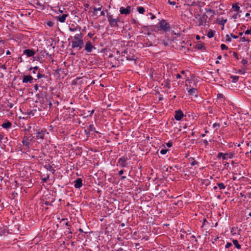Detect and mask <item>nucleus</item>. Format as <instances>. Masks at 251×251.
<instances>
[{
	"label": "nucleus",
	"mask_w": 251,
	"mask_h": 251,
	"mask_svg": "<svg viewBox=\"0 0 251 251\" xmlns=\"http://www.w3.org/2000/svg\"><path fill=\"white\" fill-rule=\"evenodd\" d=\"M4 52V50L3 48L0 47V56L2 55Z\"/></svg>",
	"instance_id": "obj_44"
},
{
	"label": "nucleus",
	"mask_w": 251,
	"mask_h": 251,
	"mask_svg": "<svg viewBox=\"0 0 251 251\" xmlns=\"http://www.w3.org/2000/svg\"><path fill=\"white\" fill-rule=\"evenodd\" d=\"M72 38L71 47L73 49L78 48L79 50L81 49L84 45L83 40V35L81 31L76 33Z\"/></svg>",
	"instance_id": "obj_1"
},
{
	"label": "nucleus",
	"mask_w": 251,
	"mask_h": 251,
	"mask_svg": "<svg viewBox=\"0 0 251 251\" xmlns=\"http://www.w3.org/2000/svg\"><path fill=\"white\" fill-rule=\"evenodd\" d=\"M94 33H92L91 32H89L88 33V35L87 36L89 37V38H92L93 37V36H94Z\"/></svg>",
	"instance_id": "obj_49"
},
{
	"label": "nucleus",
	"mask_w": 251,
	"mask_h": 251,
	"mask_svg": "<svg viewBox=\"0 0 251 251\" xmlns=\"http://www.w3.org/2000/svg\"><path fill=\"white\" fill-rule=\"evenodd\" d=\"M32 140V137H31V136L28 137L26 135H25L23 138L22 143L23 146H25L27 148H29V145Z\"/></svg>",
	"instance_id": "obj_8"
},
{
	"label": "nucleus",
	"mask_w": 251,
	"mask_h": 251,
	"mask_svg": "<svg viewBox=\"0 0 251 251\" xmlns=\"http://www.w3.org/2000/svg\"><path fill=\"white\" fill-rule=\"evenodd\" d=\"M203 46L202 44H199L198 45V49H201L203 48Z\"/></svg>",
	"instance_id": "obj_53"
},
{
	"label": "nucleus",
	"mask_w": 251,
	"mask_h": 251,
	"mask_svg": "<svg viewBox=\"0 0 251 251\" xmlns=\"http://www.w3.org/2000/svg\"><path fill=\"white\" fill-rule=\"evenodd\" d=\"M168 2L172 5H175L176 4V2L175 1H171L170 0H168Z\"/></svg>",
	"instance_id": "obj_41"
},
{
	"label": "nucleus",
	"mask_w": 251,
	"mask_h": 251,
	"mask_svg": "<svg viewBox=\"0 0 251 251\" xmlns=\"http://www.w3.org/2000/svg\"><path fill=\"white\" fill-rule=\"evenodd\" d=\"M74 186L75 188H79L82 186V179L80 178H78L74 181Z\"/></svg>",
	"instance_id": "obj_15"
},
{
	"label": "nucleus",
	"mask_w": 251,
	"mask_h": 251,
	"mask_svg": "<svg viewBox=\"0 0 251 251\" xmlns=\"http://www.w3.org/2000/svg\"><path fill=\"white\" fill-rule=\"evenodd\" d=\"M205 10L207 13H209L211 14L210 18H212L215 15H216V12L215 11L210 9V8H205Z\"/></svg>",
	"instance_id": "obj_20"
},
{
	"label": "nucleus",
	"mask_w": 251,
	"mask_h": 251,
	"mask_svg": "<svg viewBox=\"0 0 251 251\" xmlns=\"http://www.w3.org/2000/svg\"><path fill=\"white\" fill-rule=\"evenodd\" d=\"M34 89L36 90V91H37L38 90V86L37 85V84H36L34 87Z\"/></svg>",
	"instance_id": "obj_60"
},
{
	"label": "nucleus",
	"mask_w": 251,
	"mask_h": 251,
	"mask_svg": "<svg viewBox=\"0 0 251 251\" xmlns=\"http://www.w3.org/2000/svg\"><path fill=\"white\" fill-rule=\"evenodd\" d=\"M220 126V125L219 124V123H214L213 125V127L214 128H217V127H219Z\"/></svg>",
	"instance_id": "obj_43"
},
{
	"label": "nucleus",
	"mask_w": 251,
	"mask_h": 251,
	"mask_svg": "<svg viewBox=\"0 0 251 251\" xmlns=\"http://www.w3.org/2000/svg\"><path fill=\"white\" fill-rule=\"evenodd\" d=\"M241 63L244 66L248 64V61L245 59H243Z\"/></svg>",
	"instance_id": "obj_39"
},
{
	"label": "nucleus",
	"mask_w": 251,
	"mask_h": 251,
	"mask_svg": "<svg viewBox=\"0 0 251 251\" xmlns=\"http://www.w3.org/2000/svg\"><path fill=\"white\" fill-rule=\"evenodd\" d=\"M150 14L151 15V20H153V19H155V15H152V14H151V13H150Z\"/></svg>",
	"instance_id": "obj_59"
},
{
	"label": "nucleus",
	"mask_w": 251,
	"mask_h": 251,
	"mask_svg": "<svg viewBox=\"0 0 251 251\" xmlns=\"http://www.w3.org/2000/svg\"><path fill=\"white\" fill-rule=\"evenodd\" d=\"M217 185L220 190H223L226 188V186L223 183H218Z\"/></svg>",
	"instance_id": "obj_27"
},
{
	"label": "nucleus",
	"mask_w": 251,
	"mask_h": 251,
	"mask_svg": "<svg viewBox=\"0 0 251 251\" xmlns=\"http://www.w3.org/2000/svg\"><path fill=\"white\" fill-rule=\"evenodd\" d=\"M6 107H8L9 108H12L13 106V104L8 100L6 102Z\"/></svg>",
	"instance_id": "obj_30"
},
{
	"label": "nucleus",
	"mask_w": 251,
	"mask_h": 251,
	"mask_svg": "<svg viewBox=\"0 0 251 251\" xmlns=\"http://www.w3.org/2000/svg\"><path fill=\"white\" fill-rule=\"evenodd\" d=\"M226 41L229 42H231L232 40L228 34L226 35Z\"/></svg>",
	"instance_id": "obj_38"
},
{
	"label": "nucleus",
	"mask_w": 251,
	"mask_h": 251,
	"mask_svg": "<svg viewBox=\"0 0 251 251\" xmlns=\"http://www.w3.org/2000/svg\"><path fill=\"white\" fill-rule=\"evenodd\" d=\"M232 243L237 249H241V246L239 244V242L237 240L233 239Z\"/></svg>",
	"instance_id": "obj_22"
},
{
	"label": "nucleus",
	"mask_w": 251,
	"mask_h": 251,
	"mask_svg": "<svg viewBox=\"0 0 251 251\" xmlns=\"http://www.w3.org/2000/svg\"><path fill=\"white\" fill-rule=\"evenodd\" d=\"M203 142L205 145H207L208 144V141L206 140H203Z\"/></svg>",
	"instance_id": "obj_63"
},
{
	"label": "nucleus",
	"mask_w": 251,
	"mask_h": 251,
	"mask_svg": "<svg viewBox=\"0 0 251 251\" xmlns=\"http://www.w3.org/2000/svg\"><path fill=\"white\" fill-rule=\"evenodd\" d=\"M189 161L191 162V165L192 166H194L196 164H198V162L195 160V159L193 157H190L189 159Z\"/></svg>",
	"instance_id": "obj_24"
},
{
	"label": "nucleus",
	"mask_w": 251,
	"mask_h": 251,
	"mask_svg": "<svg viewBox=\"0 0 251 251\" xmlns=\"http://www.w3.org/2000/svg\"><path fill=\"white\" fill-rule=\"evenodd\" d=\"M65 225L66 226H71V224H70V223L69 222H67L66 223H65Z\"/></svg>",
	"instance_id": "obj_61"
},
{
	"label": "nucleus",
	"mask_w": 251,
	"mask_h": 251,
	"mask_svg": "<svg viewBox=\"0 0 251 251\" xmlns=\"http://www.w3.org/2000/svg\"><path fill=\"white\" fill-rule=\"evenodd\" d=\"M1 126L5 129H9L11 127L12 124L11 122L7 120H5L1 125Z\"/></svg>",
	"instance_id": "obj_16"
},
{
	"label": "nucleus",
	"mask_w": 251,
	"mask_h": 251,
	"mask_svg": "<svg viewBox=\"0 0 251 251\" xmlns=\"http://www.w3.org/2000/svg\"><path fill=\"white\" fill-rule=\"evenodd\" d=\"M44 167L48 170L52 172V174L55 173V170L52 168V167L49 164L46 165L44 166Z\"/></svg>",
	"instance_id": "obj_21"
},
{
	"label": "nucleus",
	"mask_w": 251,
	"mask_h": 251,
	"mask_svg": "<svg viewBox=\"0 0 251 251\" xmlns=\"http://www.w3.org/2000/svg\"><path fill=\"white\" fill-rule=\"evenodd\" d=\"M81 27L78 25L75 26L74 25H72L69 26V30L71 32H75L78 31V33L80 31Z\"/></svg>",
	"instance_id": "obj_14"
},
{
	"label": "nucleus",
	"mask_w": 251,
	"mask_h": 251,
	"mask_svg": "<svg viewBox=\"0 0 251 251\" xmlns=\"http://www.w3.org/2000/svg\"><path fill=\"white\" fill-rule=\"evenodd\" d=\"M226 21H227V20H226V19H225V20H224V19H222V20H221L219 22V25H223V26H224V25H225V23L226 22Z\"/></svg>",
	"instance_id": "obj_32"
},
{
	"label": "nucleus",
	"mask_w": 251,
	"mask_h": 251,
	"mask_svg": "<svg viewBox=\"0 0 251 251\" xmlns=\"http://www.w3.org/2000/svg\"><path fill=\"white\" fill-rule=\"evenodd\" d=\"M89 130L90 131H95L96 133L98 132L97 131L95 130V128L93 125H90L89 126Z\"/></svg>",
	"instance_id": "obj_31"
},
{
	"label": "nucleus",
	"mask_w": 251,
	"mask_h": 251,
	"mask_svg": "<svg viewBox=\"0 0 251 251\" xmlns=\"http://www.w3.org/2000/svg\"><path fill=\"white\" fill-rule=\"evenodd\" d=\"M235 153H234L233 152H229V153H223L222 152H219L218 154L217 158H220L221 157H222L224 160H226V159H227L228 157L229 158H232L234 157V156L235 155Z\"/></svg>",
	"instance_id": "obj_7"
},
{
	"label": "nucleus",
	"mask_w": 251,
	"mask_h": 251,
	"mask_svg": "<svg viewBox=\"0 0 251 251\" xmlns=\"http://www.w3.org/2000/svg\"><path fill=\"white\" fill-rule=\"evenodd\" d=\"M166 145L168 147L170 148L173 146V142H169L166 144Z\"/></svg>",
	"instance_id": "obj_45"
},
{
	"label": "nucleus",
	"mask_w": 251,
	"mask_h": 251,
	"mask_svg": "<svg viewBox=\"0 0 251 251\" xmlns=\"http://www.w3.org/2000/svg\"><path fill=\"white\" fill-rule=\"evenodd\" d=\"M33 71H32V73L33 74H35V71L39 69V67L37 66H35L33 68Z\"/></svg>",
	"instance_id": "obj_47"
},
{
	"label": "nucleus",
	"mask_w": 251,
	"mask_h": 251,
	"mask_svg": "<svg viewBox=\"0 0 251 251\" xmlns=\"http://www.w3.org/2000/svg\"><path fill=\"white\" fill-rule=\"evenodd\" d=\"M224 97V95L223 94H218L217 95V98L219 99V98H223Z\"/></svg>",
	"instance_id": "obj_50"
},
{
	"label": "nucleus",
	"mask_w": 251,
	"mask_h": 251,
	"mask_svg": "<svg viewBox=\"0 0 251 251\" xmlns=\"http://www.w3.org/2000/svg\"><path fill=\"white\" fill-rule=\"evenodd\" d=\"M191 238L195 239V241L197 242V240L196 239V237H195V235H192L191 236Z\"/></svg>",
	"instance_id": "obj_58"
},
{
	"label": "nucleus",
	"mask_w": 251,
	"mask_h": 251,
	"mask_svg": "<svg viewBox=\"0 0 251 251\" xmlns=\"http://www.w3.org/2000/svg\"><path fill=\"white\" fill-rule=\"evenodd\" d=\"M45 204L46 205H51V203L48 201H46L45 202Z\"/></svg>",
	"instance_id": "obj_56"
},
{
	"label": "nucleus",
	"mask_w": 251,
	"mask_h": 251,
	"mask_svg": "<svg viewBox=\"0 0 251 251\" xmlns=\"http://www.w3.org/2000/svg\"><path fill=\"white\" fill-rule=\"evenodd\" d=\"M230 78L232 79V82L235 83L239 79V76L236 75H232L231 76Z\"/></svg>",
	"instance_id": "obj_28"
},
{
	"label": "nucleus",
	"mask_w": 251,
	"mask_h": 251,
	"mask_svg": "<svg viewBox=\"0 0 251 251\" xmlns=\"http://www.w3.org/2000/svg\"><path fill=\"white\" fill-rule=\"evenodd\" d=\"M230 36H231L234 39H237L238 38V36L237 35H233V34H230Z\"/></svg>",
	"instance_id": "obj_52"
},
{
	"label": "nucleus",
	"mask_w": 251,
	"mask_h": 251,
	"mask_svg": "<svg viewBox=\"0 0 251 251\" xmlns=\"http://www.w3.org/2000/svg\"><path fill=\"white\" fill-rule=\"evenodd\" d=\"M207 16L205 13L202 14L198 19V26H205L207 23Z\"/></svg>",
	"instance_id": "obj_5"
},
{
	"label": "nucleus",
	"mask_w": 251,
	"mask_h": 251,
	"mask_svg": "<svg viewBox=\"0 0 251 251\" xmlns=\"http://www.w3.org/2000/svg\"><path fill=\"white\" fill-rule=\"evenodd\" d=\"M137 9L138 12L140 14H144V13L145 11V8L144 7H142V6L138 7Z\"/></svg>",
	"instance_id": "obj_25"
},
{
	"label": "nucleus",
	"mask_w": 251,
	"mask_h": 251,
	"mask_svg": "<svg viewBox=\"0 0 251 251\" xmlns=\"http://www.w3.org/2000/svg\"><path fill=\"white\" fill-rule=\"evenodd\" d=\"M120 12L122 15H128L131 12V7L130 6H127L126 8L124 7H121L120 8Z\"/></svg>",
	"instance_id": "obj_10"
},
{
	"label": "nucleus",
	"mask_w": 251,
	"mask_h": 251,
	"mask_svg": "<svg viewBox=\"0 0 251 251\" xmlns=\"http://www.w3.org/2000/svg\"><path fill=\"white\" fill-rule=\"evenodd\" d=\"M134 55H128L126 57V58L127 60L131 61V60H134Z\"/></svg>",
	"instance_id": "obj_29"
},
{
	"label": "nucleus",
	"mask_w": 251,
	"mask_h": 251,
	"mask_svg": "<svg viewBox=\"0 0 251 251\" xmlns=\"http://www.w3.org/2000/svg\"><path fill=\"white\" fill-rule=\"evenodd\" d=\"M160 30L167 31L170 29V26L168 23L164 20H162L159 23Z\"/></svg>",
	"instance_id": "obj_6"
},
{
	"label": "nucleus",
	"mask_w": 251,
	"mask_h": 251,
	"mask_svg": "<svg viewBox=\"0 0 251 251\" xmlns=\"http://www.w3.org/2000/svg\"><path fill=\"white\" fill-rule=\"evenodd\" d=\"M101 8H102V6H100L99 8L94 7L93 8V12L101 10Z\"/></svg>",
	"instance_id": "obj_36"
},
{
	"label": "nucleus",
	"mask_w": 251,
	"mask_h": 251,
	"mask_svg": "<svg viewBox=\"0 0 251 251\" xmlns=\"http://www.w3.org/2000/svg\"><path fill=\"white\" fill-rule=\"evenodd\" d=\"M128 159L126 156H123L120 158L117 163V166H119L121 168H126L127 166V162Z\"/></svg>",
	"instance_id": "obj_4"
},
{
	"label": "nucleus",
	"mask_w": 251,
	"mask_h": 251,
	"mask_svg": "<svg viewBox=\"0 0 251 251\" xmlns=\"http://www.w3.org/2000/svg\"><path fill=\"white\" fill-rule=\"evenodd\" d=\"M214 35V32L212 30H210L207 34V36L208 38H211Z\"/></svg>",
	"instance_id": "obj_26"
},
{
	"label": "nucleus",
	"mask_w": 251,
	"mask_h": 251,
	"mask_svg": "<svg viewBox=\"0 0 251 251\" xmlns=\"http://www.w3.org/2000/svg\"><path fill=\"white\" fill-rule=\"evenodd\" d=\"M240 40L242 42H245V41H247V42H250V40L249 39H247L246 37H241V39H240Z\"/></svg>",
	"instance_id": "obj_37"
},
{
	"label": "nucleus",
	"mask_w": 251,
	"mask_h": 251,
	"mask_svg": "<svg viewBox=\"0 0 251 251\" xmlns=\"http://www.w3.org/2000/svg\"><path fill=\"white\" fill-rule=\"evenodd\" d=\"M206 222H207V220L206 219H204L203 220L202 225L201 226L202 227L205 225Z\"/></svg>",
	"instance_id": "obj_55"
},
{
	"label": "nucleus",
	"mask_w": 251,
	"mask_h": 251,
	"mask_svg": "<svg viewBox=\"0 0 251 251\" xmlns=\"http://www.w3.org/2000/svg\"><path fill=\"white\" fill-rule=\"evenodd\" d=\"M1 68L3 69L4 70H5L6 69V67L5 65H2L1 66Z\"/></svg>",
	"instance_id": "obj_62"
},
{
	"label": "nucleus",
	"mask_w": 251,
	"mask_h": 251,
	"mask_svg": "<svg viewBox=\"0 0 251 251\" xmlns=\"http://www.w3.org/2000/svg\"><path fill=\"white\" fill-rule=\"evenodd\" d=\"M184 116V114L181 110H176L175 111V119L176 121H180Z\"/></svg>",
	"instance_id": "obj_11"
},
{
	"label": "nucleus",
	"mask_w": 251,
	"mask_h": 251,
	"mask_svg": "<svg viewBox=\"0 0 251 251\" xmlns=\"http://www.w3.org/2000/svg\"><path fill=\"white\" fill-rule=\"evenodd\" d=\"M107 19L109 25L111 27L118 26V22H119L118 18H114L113 15L111 13H108Z\"/></svg>",
	"instance_id": "obj_2"
},
{
	"label": "nucleus",
	"mask_w": 251,
	"mask_h": 251,
	"mask_svg": "<svg viewBox=\"0 0 251 251\" xmlns=\"http://www.w3.org/2000/svg\"><path fill=\"white\" fill-rule=\"evenodd\" d=\"M96 48L93 46L90 41L86 42L84 50L87 53H90L93 50H95Z\"/></svg>",
	"instance_id": "obj_9"
},
{
	"label": "nucleus",
	"mask_w": 251,
	"mask_h": 251,
	"mask_svg": "<svg viewBox=\"0 0 251 251\" xmlns=\"http://www.w3.org/2000/svg\"><path fill=\"white\" fill-rule=\"evenodd\" d=\"M221 48L222 50H225L228 49V47L226 45L223 44L221 45Z\"/></svg>",
	"instance_id": "obj_34"
},
{
	"label": "nucleus",
	"mask_w": 251,
	"mask_h": 251,
	"mask_svg": "<svg viewBox=\"0 0 251 251\" xmlns=\"http://www.w3.org/2000/svg\"><path fill=\"white\" fill-rule=\"evenodd\" d=\"M181 77H182V76H181V75L180 74H177L176 75V78H177V79H178V78H181Z\"/></svg>",
	"instance_id": "obj_57"
},
{
	"label": "nucleus",
	"mask_w": 251,
	"mask_h": 251,
	"mask_svg": "<svg viewBox=\"0 0 251 251\" xmlns=\"http://www.w3.org/2000/svg\"><path fill=\"white\" fill-rule=\"evenodd\" d=\"M165 86L169 89L171 88V82L169 79H167L165 81Z\"/></svg>",
	"instance_id": "obj_23"
},
{
	"label": "nucleus",
	"mask_w": 251,
	"mask_h": 251,
	"mask_svg": "<svg viewBox=\"0 0 251 251\" xmlns=\"http://www.w3.org/2000/svg\"><path fill=\"white\" fill-rule=\"evenodd\" d=\"M168 150L167 149H162L160 151V153L162 154H165Z\"/></svg>",
	"instance_id": "obj_40"
},
{
	"label": "nucleus",
	"mask_w": 251,
	"mask_h": 251,
	"mask_svg": "<svg viewBox=\"0 0 251 251\" xmlns=\"http://www.w3.org/2000/svg\"><path fill=\"white\" fill-rule=\"evenodd\" d=\"M47 25L50 27H52L53 25V24L51 21H48L47 23Z\"/></svg>",
	"instance_id": "obj_42"
},
{
	"label": "nucleus",
	"mask_w": 251,
	"mask_h": 251,
	"mask_svg": "<svg viewBox=\"0 0 251 251\" xmlns=\"http://www.w3.org/2000/svg\"><path fill=\"white\" fill-rule=\"evenodd\" d=\"M68 16V14H63L62 15L60 16H57L56 19L58 21L61 22V23H64L65 22L66 19L67 17Z\"/></svg>",
	"instance_id": "obj_18"
},
{
	"label": "nucleus",
	"mask_w": 251,
	"mask_h": 251,
	"mask_svg": "<svg viewBox=\"0 0 251 251\" xmlns=\"http://www.w3.org/2000/svg\"><path fill=\"white\" fill-rule=\"evenodd\" d=\"M23 54L27 57H31L35 54V51L33 50L26 49L23 51Z\"/></svg>",
	"instance_id": "obj_12"
},
{
	"label": "nucleus",
	"mask_w": 251,
	"mask_h": 251,
	"mask_svg": "<svg viewBox=\"0 0 251 251\" xmlns=\"http://www.w3.org/2000/svg\"><path fill=\"white\" fill-rule=\"evenodd\" d=\"M31 128V126H28L27 128L25 129V131H27L28 132H32V131L30 130Z\"/></svg>",
	"instance_id": "obj_48"
},
{
	"label": "nucleus",
	"mask_w": 251,
	"mask_h": 251,
	"mask_svg": "<svg viewBox=\"0 0 251 251\" xmlns=\"http://www.w3.org/2000/svg\"><path fill=\"white\" fill-rule=\"evenodd\" d=\"M33 77L29 75H25L23 78V83H25L29 82L30 83H33Z\"/></svg>",
	"instance_id": "obj_13"
},
{
	"label": "nucleus",
	"mask_w": 251,
	"mask_h": 251,
	"mask_svg": "<svg viewBox=\"0 0 251 251\" xmlns=\"http://www.w3.org/2000/svg\"><path fill=\"white\" fill-rule=\"evenodd\" d=\"M49 179V176H47V177L42 179L43 182H46Z\"/></svg>",
	"instance_id": "obj_51"
},
{
	"label": "nucleus",
	"mask_w": 251,
	"mask_h": 251,
	"mask_svg": "<svg viewBox=\"0 0 251 251\" xmlns=\"http://www.w3.org/2000/svg\"><path fill=\"white\" fill-rule=\"evenodd\" d=\"M233 55L237 60L239 59L238 55L236 52H233Z\"/></svg>",
	"instance_id": "obj_46"
},
{
	"label": "nucleus",
	"mask_w": 251,
	"mask_h": 251,
	"mask_svg": "<svg viewBox=\"0 0 251 251\" xmlns=\"http://www.w3.org/2000/svg\"><path fill=\"white\" fill-rule=\"evenodd\" d=\"M124 171L123 170H121L119 172L118 175L119 176H121L124 174Z\"/></svg>",
	"instance_id": "obj_54"
},
{
	"label": "nucleus",
	"mask_w": 251,
	"mask_h": 251,
	"mask_svg": "<svg viewBox=\"0 0 251 251\" xmlns=\"http://www.w3.org/2000/svg\"><path fill=\"white\" fill-rule=\"evenodd\" d=\"M44 77V75L41 74L40 72L38 73L37 77L38 79L41 78L42 77Z\"/></svg>",
	"instance_id": "obj_35"
},
{
	"label": "nucleus",
	"mask_w": 251,
	"mask_h": 251,
	"mask_svg": "<svg viewBox=\"0 0 251 251\" xmlns=\"http://www.w3.org/2000/svg\"><path fill=\"white\" fill-rule=\"evenodd\" d=\"M100 15H101V16H104V15H105V12H104V11H101V12H100Z\"/></svg>",
	"instance_id": "obj_64"
},
{
	"label": "nucleus",
	"mask_w": 251,
	"mask_h": 251,
	"mask_svg": "<svg viewBox=\"0 0 251 251\" xmlns=\"http://www.w3.org/2000/svg\"><path fill=\"white\" fill-rule=\"evenodd\" d=\"M232 246V244L231 243L227 242L226 245V246H225V248L228 249V248H230Z\"/></svg>",
	"instance_id": "obj_33"
},
{
	"label": "nucleus",
	"mask_w": 251,
	"mask_h": 251,
	"mask_svg": "<svg viewBox=\"0 0 251 251\" xmlns=\"http://www.w3.org/2000/svg\"><path fill=\"white\" fill-rule=\"evenodd\" d=\"M232 9L235 11L237 12V14H239L241 12L240 11V7L239 6L238 3H235V4H233L232 6Z\"/></svg>",
	"instance_id": "obj_17"
},
{
	"label": "nucleus",
	"mask_w": 251,
	"mask_h": 251,
	"mask_svg": "<svg viewBox=\"0 0 251 251\" xmlns=\"http://www.w3.org/2000/svg\"><path fill=\"white\" fill-rule=\"evenodd\" d=\"M197 89L196 88H191L188 90V93L189 95H194L196 97H198L197 93Z\"/></svg>",
	"instance_id": "obj_19"
},
{
	"label": "nucleus",
	"mask_w": 251,
	"mask_h": 251,
	"mask_svg": "<svg viewBox=\"0 0 251 251\" xmlns=\"http://www.w3.org/2000/svg\"><path fill=\"white\" fill-rule=\"evenodd\" d=\"M33 130L35 131H36V132L35 133V134L36 135L35 137L37 140H39V139L43 140L44 139L46 134H49V133L48 132H47L46 130H43V129L41 130L40 129L35 130V129H34V128L33 129Z\"/></svg>",
	"instance_id": "obj_3"
}]
</instances>
